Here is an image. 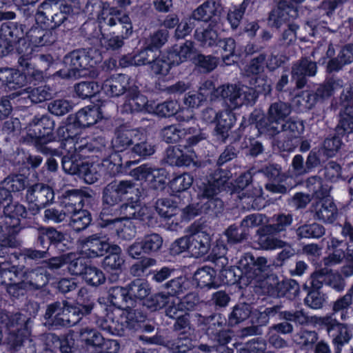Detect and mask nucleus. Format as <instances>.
I'll return each mask as SVG.
<instances>
[{
  "mask_svg": "<svg viewBox=\"0 0 353 353\" xmlns=\"http://www.w3.org/2000/svg\"><path fill=\"white\" fill-rule=\"evenodd\" d=\"M210 236L203 231H197L190 235V254L195 258L206 254L210 249Z\"/></svg>",
  "mask_w": 353,
  "mask_h": 353,
  "instance_id": "23",
  "label": "nucleus"
},
{
  "mask_svg": "<svg viewBox=\"0 0 353 353\" xmlns=\"http://www.w3.org/2000/svg\"><path fill=\"white\" fill-rule=\"evenodd\" d=\"M318 339L319 334L314 330H301L293 336L294 341L303 348L312 347Z\"/></svg>",
  "mask_w": 353,
  "mask_h": 353,
  "instance_id": "53",
  "label": "nucleus"
},
{
  "mask_svg": "<svg viewBox=\"0 0 353 353\" xmlns=\"http://www.w3.org/2000/svg\"><path fill=\"white\" fill-rule=\"evenodd\" d=\"M64 63L69 65L68 69H61L54 74L62 79L77 78L81 77V71L86 69L88 65V59L86 52L75 50L64 57Z\"/></svg>",
  "mask_w": 353,
  "mask_h": 353,
  "instance_id": "8",
  "label": "nucleus"
},
{
  "mask_svg": "<svg viewBox=\"0 0 353 353\" xmlns=\"http://www.w3.org/2000/svg\"><path fill=\"white\" fill-rule=\"evenodd\" d=\"M145 320V316L142 312L126 307L123 310H115L108 313L105 318H100L96 323L103 330L123 336L126 329L139 330Z\"/></svg>",
  "mask_w": 353,
  "mask_h": 353,
  "instance_id": "1",
  "label": "nucleus"
},
{
  "mask_svg": "<svg viewBox=\"0 0 353 353\" xmlns=\"http://www.w3.org/2000/svg\"><path fill=\"white\" fill-rule=\"evenodd\" d=\"M68 306L66 301H56L48 305L45 318L54 325L58 323V319L61 318V314L65 311Z\"/></svg>",
  "mask_w": 353,
  "mask_h": 353,
  "instance_id": "52",
  "label": "nucleus"
},
{
  "mask_svg": "<svg viewBox=\"0 0 353 353\" xmlns=\"http://www.w3.org/2000/svg\"><path fill=\"white\" fill-rule=\"evenodd\" d=\"M291 105L283 101L272 103L268 110L267 118H262L256 124L261 134L278 132L277 126L290 114Z\"/></svg>",
  "mask_w": 353,
  "mask_h": 353,
  "instance_id": "5",
  "label": "nucleus"
},
{
  "mask_svg": "<svg viewBox=\"0 0 353 353\" xmlns=\"http://www.w3.org/2000/svg\"><path fill=\"white\" fill-rule=\"evenodd\" d=\"M317 66L315 62L302 59L292 68V77L296 81V88H303L307 83L306 77H313L316 73Z\"/></svg>",
  "mask_w": 353,
  "mask_h": 353,
  "instance_id": "16",
  "label": "nucleus"
},
{
  "mask_svg": "<svg viewBox=\"0 0 353 353\" xmlns=\"http://www.w3.org/2000/svg\"><path fill=\"white\" fill-rule=\"evenodd\" d=\"M229 172L223 169L214 170L206 181L197 185V195L200 199H210L219 197V194L225 189V184L230 179Z\"/></svg>",
  "mask_w": 353,
  "mask_h": 353,
  "instance_id": "7",
  "label": "nucleus"
},
{
  "mask_svg": "<svg viewBox=\"0 0 353 353\" xmlns=\"http://www.w3.org/2000/svg\"><path fill=\"white\" fill-rule=\"evenodd\" d=\"M156 264L157 260L155 259L148 256L141 257L140 261H137L130 267V274L134 277H141L148 269L156 265Z\"/></svg>",
  "mask_w": 353,
  "mask_h": 353,
  "instance_id": "57",
  "label": "nucleus"
},
{
  "mask_svg": "<svg viewBox=\"0 0 353 353\" xmlns=\"http://www.w3.org/2000/svg\"><path fill=\"white\" fill-rule=\"evenodd\" d=\"M22 285L28 290H38L45 286L49 281L47 271L42 268L26 271L23 274Z\"/></svg>",
  "mask_w": 353,
  "mask_h": 353,
  "instance_id": "24",
  "label": "nucleus"
},
{
  "mask_svg": "<svg viewBox=\"0 0 353 353\" xmlns=\"http://www.w3.org/2000/svg\"><path fill=\"white\" fill-rule=\"evenodd\" d=\"M155 209L163 218L170 219L177 213V205L169 198L159 199L156 201Z\"/></svg>",
  "mask_w": 353,
  "mask_h": 353,
  "instance_id": "48",
  "label": "nucleus"
},
{
  "mask_svg": "<svg viewBox=\"0 0 353 353\" xmlns=\"http://www.w3.org/2000/svg\"><path fill=\"white\" fill-rule=\"evenodd\" d=\"M105 212H102L100 215V220H99L98 225L101 227H105L109 225L114 224L116 229L117 235L119 238L123 240H130L133 239L137 234L135 226L130 221L122 223L121 219H108Z\"/></svg>",
  "mask_w": 353,
  "mask_h": 353,
  "instance_id": "19",
  "label": "nucleus"
},
{
  "mask_svg": "<svg viewBox=\"0 0 353 353\" xmlns=\"http://www.w3.org/2000/svg\"><path fill=\"white\" fill-rule=\"evenodd\" d=\"M26 91L28 94V97L34 103H39L50 100L54 94V91L47 85L35 88L30 87L26 88Z\"/></svg>",
  "mask_w": 353,
  "mask_h": 353,
  "instance_id": "41",
  "label": "nucleus"
},
{
  "mask_svg": "<svg viewBox=\"0 0 353 353\" xmlns=\"http://www.w3.org/2000/svg\"><path fill=\"white\" fill-rule=\"evenodd\" d=\"M1 322L9 330L8 343L12 335L23 336L28 331L26 324L28 319L19 312L2 313L0 316Z\"/></svg>",
  "mask_w": 353,
  "mask_h": 353,
  "instance_id": "18",
  "label": "nucleus"
},
{
  "mask_svg": "<svg viewBox=\"0 0 353 353\" xmlns=\"http://www.w3.org/2000/svg\"><path fill=\"white\" fill-rule=\"evenodd\" d=\"M3 213L6 216V223L15 228L20 224L21 219H26L28 211L25 205L12 200L4 205Z\"/></svg>",
  "mask_w": 353,
  "mask_h": 353,
  "instance_id": "26",
  "label": "nucleus"
},
{
  "mask_svg": "<svg viewBox=\"0 0 353 353\" xmlns=\"http://www.w3.org/2000/svg\"><path fill=\"white\" fill-rule=\"evenodd\" d=\"M338 210L331 201H319L314 205V219L323 223H332L337 217Z\"/></svg>",
  "mask_w": 353,
  "mask_h": 353,
  "instance_id": "27",
  "label": "nucleus"
},
{
  "mask_svg": "<svg viewBox=\"0 0 353 353\" xmlns=\"http://www.w3.org/2000/svg\"><path fill=\"white\" fill-rule=\"evenodd\" d=\"M14 353H37L38 344L35 340L23 336L12 335L8 343Z\"/></svg>",
  "mask_w": 353,
  "mask_h": 353,
  "instance_id": "32",
  "label": "nucleus"
},
{
  "mask_svg": "<svg viewBox=\"0 0 353 353\" xmlns=\"http://www.w3.org/2000/svg\"><path fill=\"white\" fill-rule=\"evenodd\" d=\"M227 249L224 245H217L212 249L211 254L208 256L209 261L214 264L213 268L219 273L226 268L228 263V259L225 256Z\"/></svg>",
  "mask_w": 353,
  "mask_h": 353,
  "instance_id": "42",
  "label": "nucleus"
},
{
  "mask_svg": "<svg viewBox=\"0 0 353 353\" xmlns=\"http://www.w3.org/2000/svg\"><path fill=\"white\" fill-rule=\"evenodd\" d=\"M317 101L316 96L310 91H303L297 94L294 99L295 106L300 111L312 109Z\"/></svg>",
  "mask_w": 353,
  "mask_h": 353,
  "instance_id": "55",
  "label": "nucleus"
},
{
  "mask_svg": "<svg viewBox=\"0 0 353 353\" xmlns=\"http://www.w3.org/2000/svg\"><path fill=\"white\" fill-rule=\"evenodd\" d=\"M148 103L147 98L140 94L137 88L129 89L127 94V99L123 106L125 111L141 112L145 109Z\"/></svg>",
  "mask_w": 353,
  "mask_h": 353,
  "instance_id": "35",
  "label": "nucleus"
},
{
  "mask_svg": "<svg viewBox=\"0 0 353 353\" xmlns=\"http://www.w3.org/2000/svg\"><path fill=\"white\" fill-rule=\"evenodd\" d=\"M88 240L87 238L79 240V245L81 246V250L80 252L82 256L78 258L70 260L68 265V270L73 275L77 276H86L87 270L88 269V256L83 249L85 248Z\"/></svg>",
  "mask_w": 353,
  "mask_h": 353,
  "instance_id": "31",
  "label": "nucleus"
},
{
  "mask_svg": "<svg viewBox=\"0 0 353 353\" xmlns=\"http://www.w3.org/2000/svg\"><path fill=\"white\" fill-rule=\"evenodd\" d=\"M189 288V283L185 277L179 276L170 280L163 285V288L167 290L166 294L171 296L178 297L184 294Z\"/></svg>",
  "mask_w": 353,
  "mask_h": 353,
  "instance_id": "43",
  "label": "nucleus"
},
{
  "mask_svg": "<svg viewBox=\"0 0 353 353\" xmlns=\"http://www.w3.org/2000/svg\"><path fill=\"white\" fill-rule=\"evenodd\" d=\"M63 171L70 174H77L88 183L86 176L88 174V161L83 158H79L74 154L72 156H64L61 160Z\"/></svg>",
  "mask_w": 353,
  "mask_h": 353,
  "instance_id": "21",
  "label": "nucleus"
},
{
  "mask_svg": "<svg viewBox=\"0 0 353 353\" xmlns=\"http://www.w3.org/2000/svg\"><path fill=\"white\" fill-rule=\"evenodd\" d=\"M278 132H269L268 136L274 138V144L283 151H292L297 145V139L304 131L301 121L292 119L284 121L277 126Z\"/></svg>",
  "mask_w": 353,
  "mask_h": 353,
  "instance_id": "3",
  "label": "nucleus"
},
{
  "mask_svg": "<svg viewBox=\"0 0 353 353\" xmlns=\"http://www.w3.org/2000/svg\"><path fill=\"white\" fill-rule=\"evenodd\" d=\"M263 310L269 321L270 318L279 315L281 320L294 321L296 325H307L310 323V316L303 309L288 310H284L282 304H276L267 307Z\"/></svg>",
  "mask_w": 353,
  "mask_h": 353,
  "instance_id": "10",
  "label": "nucleus"
},
{
  "mask_svg": "<svg viewBox=\"0 0 353 353\" xmlns=\"http://www.w3.org/2000/svg\"><path fill=\"white\" fill-rule=\"evenodd\" d=\"M257 234L259 235L258 243L265 250H274L285 247L286 242L274 237L277 234L270 229L267 225L260 228Z\"/></svg>",
  "mask_w": 353,
  "mask_h": 353,
  "instance_id": "28",
  "label": "nucleus"
},
{
  "mask_svg": "<svg viewBox=\"0 0 353 353\" xmlns=\"http://www.w3.org/2000/svg\"><path fill=\"white\" fill-rule=\"evenodd\" d=\"M343 106L339 114L336 130L339 134L345 135L353 132V94L344 96Z\"/></svg>",
  "mask_w": 353,
  "mask_h": 353,
  "instance_id": "13",
  "label": "nucleus"
},
{
  "mask_svg": "<svg viewBox=\"0 0 353 353\" xmlns=\"http://www.w3.org/2000/svg\"><path fill=\"white\" fill-rule=\"evenodd\" d=\"M141 137L142 133L137 129H117L114 138L112 141V148L115 152H123L136 142L141 141Z\"/></svg>",
  "mask_w": 353,
  "mask_h": 353,
  "instance_id": "15",
  "label": "nucleus"
},
{
  "mask_svg": "<svg viewBox=\"0 0 353 353\" xmlns=\"http://www.w3.org/2000/svg\"><path fill=\"white\" fill-rule=\"evenodd\" d=\"M290 0H280L276 8L273 10L269 16V21L272 26L280 28L283 24L288 26L299 16L297 7L288 4Z\"/></svg>",
  "mask_w": 353,
  "mask_h": 353,
  "instance_id": "11",
  "label": "nucleus"
},
{
  "mask_svg": "<svg viewBox=\"0 0 353 353\" xmlns=\"http://www.w3.org/2000/svg\"><path fill=\"white\" fill-rule=\"evenodd\" d=\"M273 223L267 225L270 229H272L276 234L284 232L287 230V228L290 226L293 221V217L291 214H275L272 217Z\"/></svg>",
  "mask_w": 353,
  "mask_h": 353,
  "instance_id": "59",
  "label": "nucleus"
},
{
  "mask_svg": "<svg viewBox=\"0 0 353 353\" xmlns=\"http://www.w3.org/2000/svg\"><path fill=\"white\" fill-rule=\"evenodd\" d=\"M224 210V203L220 197L207 199L200 205V212L211 217H217Z\"/></svg>",
  "mask_w": 353,
  "mask_h": 353,
  "instance_id": "51",
  "label": "nucleus"
},
{
  "mask_svg": "<svg viewBox=\"0 0 353 353\" xmlns=\"http://www.w3.org/2000/svg\"><path fill=\"white\" fill-rule=\"evenodd\" d=\"M54 125V120L49 115H37L26 126L27 137L32 142H50L55 139L52 132Z\"/></svg>",
  "mask_w": 353,
  "mask_h": 353,
  "instance_id": "6",
  "label": "nucleus"
},
{
  "mask_svg": "<svg viewBox=\"0 0 353 353\" xmlns=\"http://www.w3.org/2000/svg\"><path fill=\"white\" fill-rule=\"evenodd\" d=\"M92 334L91 339H90V348L92 347V350L99 349L114 348V351L119 349V343L114 340L105 341L103 336L97 332L90 330V334Z\"/></svg>",
  "mask_w": 353,
  "mask_h": 353,
  "instance_id": "54",
  "label": "nucleus"
},
{
  "mask_svg": "<svg viewBox=\"0 0 353 353\" xmlns=\"http://www.w3.org/2000/svg\"><path fill=\"white\" fill-rule=\"evenodd\" d=\"M55 37L54 32L50 30L34 27L27 32L25 39L28 44H53L55 42Z\"/></svg>",
  "mask_w": 353,
  "mask_h": 353,
  "instance_id": "33",
  "label": "nucleus"
},
{
  "mask_svg": "<svg viewBox=\"0 0 353 353\" xmlns=\"http://www.w3.org/2000/svg\"><path fill=\"white\" fill-rule=\"evenodd\" d=\"M173 332L178 336L190 335L193 329L190 323V315L189 313H185L179 315L176 319L172 326Z\"/></svg>",
  "mask_w": 353,
  "mask_h": 353,
  "instance_id": "62",
  "label": "nucleus"
},
{
  "mask_svg": "<svg viewBox=\"0 0 353 353\" xmlns=\"http://www.w3.org/2000/svg\"><path fill=\"white\" fill-rule=\"evenodd\" d=\"M306 188L310 192H312V196L322 199L328 196L330 188L324 184L323 179L319 176H312L306 180Z\"/></svg>",
  "mask_w": 353,
  "mask_h": 353,
  "instance_id": "38",
  "label": "nucleus"
},
{
  "mask_svg": "<svg viewBox=\"0 0 353 353\" xmlns=\"http://www.w3.org/2000/svg\"><path fill=\"white\" fill-rule=\"evenodd\" d=\"M54 2V0H45L39 5L34 16L37 23L43 26L45 29H52V14L58 11V6Z\"/></svg>",
  "mask_w": 353,
  "mask_h": 353,
  "instance_id": "30",
  "label": "nucleus"
},
{
  "mask_svg": "<svg viewBox=\"0 0 353 353\" xmlns=\"http://www.w3.org/2000/svg\"><path fill=\"white\" fill-rule=\"evenodd\" d=\"M223 49L225 52L222 55L223 60L227 64L237 62L239 59L245 57L254 51L253 46H223Z\"/></svg>",
  "mask_w": 353,
  "mask_h": 353,
  "instance_id": "34",
  "label": "nucleus"
},
{
  "mask_svg": "<svg viewBox=\"0 0 353 353\" xmlns=\"http://www.w3.org/2000/svg\"><path fill=\"white\" fill-rule=\"evenodd\" d=\"M186 134V129L179 128L175 125L165 126L161 130V136L167 143H176Z\"/></svg>",
  "mask_w": 353,
  "mask_h": 353,
  "instance_id": "64",
  "label": "nucleus"
},
{
  "mask_svg": "<svg viewBox=\"0 0 353 353\" xmlns=\"http://www.w3.org/2000/svg\"><path fill=\"white\" fill-rule=\"evenodd\" d=\"M240 205L245 210H260L263 206L262 189L259 186H252L251 189L237 192Z\"/></svg>",
  "mask_w": 353,
  "mask_h": 353,
  "instance_id": "20",
  "label": "nucleus"
},
{
  "mask_svg": "<svg viewBox=\"0 0 353 353\" xmlns=\"http://www.w3.org/2000/svg\"><path fill=\"white\" fill-rule=\"evenodd\" d=\"M145 248V254H152L159 252L163 245L162 236L157 233L146 234L142 239Z\"/></svg>",
  "mask_w": 353,
  "mask_h": 353,
  "instance_id": "56",
  "label": "nucleus"
},
{
  "mask_svg": "<svg viewBox=\"0 0 353 353\" xmlns=\"http://www.w3.org/2000/svg\"><path fill=\"white\" fill-rule=\"evenodd\" d=\"M252 313V307L248 303H239L236 305L228 317V323L230 325H237L249 318Z\"/></svg>",
  "mask_w": 353,
  "mask_h": 353,
  "instance_id": "47",
  "label": "nucleus"
},
{
  "mask_svg": "<svg viewBox=\"0 0 353 353\" xmlns=\"http://www.w3.org/2000/svg\"><path fill=\"white\" fill-rule=\"evenodd\" d=\"M70 225L76 232L85 230L88 227V212L83 209L72 212Z\"/></svg>",
  "mask_w": 353,
  "mask_h": 353,
  "instance_id": "60",
  "label": "nucleus"
},
{
  "mask_svg": "<svg viewBox=\"0 0 353 353\" xmlns=\"http://www.w3.org/2000/svg\"><path fill=\"white\" fill-rule=\"evenodd\" d=\"M325 233L324 226L317 223L304 224L296 230V234L299 239H320Z\"/></svg>",
  "mask_w": 353,
  "mask_h": 353,
  "instance_id": "37",
  "label": "nucleus"
},
{
  "mask_svg": "<svg viewBox=\"0 0 353 353\" xmlns=\"http://www.w3.org/2000/svg\"><path fill=\"white\" fill-rule=\"evenodd\" d=\"M168 52L170 54V59L175 65H179L181 63L190 60L193 63L198 57V51L194 48V46H173Z\"/></svg>",
  "mask_w": 353,
  "mask_h": 353,
  "instance_id": "29",
  "label": "nucleus"
},
{
  "mask_svg": "<svg viewBox=\"0 0 353 353\" xmlns=\"http://www.w3.org/2000/svg\"><path fill=\"white\" fill-rule=\"evenodd\" d=\"M108 296L110 303L117 307L116 310H123L130 299L128 288L120 286L111 287L108 291Z\"/></svg>",
  "mask_w": 353,
  "mask_h": 353,
  "instance_id": "46",
  "label": "nucleus"
},
{
  "mask_svg": "<svg viewBox=\"0 0 353 353\" xmlns=\"http://www.w3.org/2000/svg\"><path fill=\"white\" fill-rule=\"evenodd\" d=\"M35 244L38 248L48 250L51 244L57 245L65 239V235L52 227L35 228Z\"/></svg>",
  "mask_w": 353,
  "mask_h": 353,
  "instance_id": "17",
  "label": "nucleus"
},
{
  "mask_svg": "<svg viewBox=\"0 0 353 353\" xmlns=\"http://www.w3.org/2000/svg\"><path fill=\"white\" fill-rule=\"evenodd\" d=\"M160 54L159 46H148L133 57H123L120 59L119 64L122 67L151 64Z\"/></svg>",
  "mask_w": 353,
  "mask_h": 353,
  "instance_id": "14",
  "label": "nucleus"
},
{
  "mask_svg": "<svg viewBox=\"0 0 353 353\" xmlns=\"http://www.w3.org/2000/svg\"><path fill=\"white\" fill-rule=\"evenodd\" d=\"M276 292L278 296L294 299L299 294L300 287L295 280L286 279L277 283Z\"/></svg>",
  "mask_w": 353,
  "mask_h": 353,
  "instance_id": "44",
  "label": "nucleus"
},
{
  "mask_svg": "<svg viewBox=\"0 0 353 353\" xmlns=\"http://www.w3.org/2000/svg\"><path fill=\"white\" fill-rule=\"evenodd\" d=\"M110 250V245L105 238L97 235L90 236V258L103 256Z\"/></svg>",
  "mask_w": 353,
  "mask_h": 353,
  "instance_id": "58",
  "label": "nucleus"
},
{
  "mask_svg": "<svg viewBox=\"0 0 353 353\" xmlns=\"http://www.w3.org/2000/svg\"><path fill=\"white\" fill-rule=\"evenodd\" d=\"M151 70L156 75L165 76L167 75L172 65H175L170 59L169 52H167L166 54L161 57L157 56V58L150 64Z\"/></svg>",
  "mask_w": 353,
  "mask_h": 353,
  "instance_id": "49",
  "label": "nucleus"
},
{
  "mask_svg": "<svg viewBox=\"0 0 353 353\" xmlns=\"http://www.w3.org/2000/svg\"><path fill=\"white\" fill-rule=\"evenodd\" d=\"M216 96H220L230 109L254 103L257 95L253 88L237 84H227L216 89Z\"/></svg>",
  "mask_w": 353,
  "mask_h": 353,
  "instance_id": "2",
  "label": "nucleus"
},
{
  "mask_svg": "<svg viewBox=\"0 0 353 353\" xmlns=\"http://www.w3.org/2000/svg\"><path fill=\"white\" fill-rule=\"evenodd\" d=\"M128 291L130 298L134 297L142 299L150 294V288L145 280L137 279L128 285Z\"/></svg>",
  "mask_w": 353,
  "mask_h": 353,
  "instance_id": "50",
  "label": "nucleus"
},
{
  "mask_svg": "<svg viewBox=\"0 0 353 353\" xmlns=\"http://www.w3.org/2000/svg\"><path fill=\"white\" fill-rule=\"evenodd\" d=\"M28 179L23 174H10L0 183L3 188L11 192H19L24 190L28 186Z\"/></svg>",
  "mask_w": 353,
  "mask_h": 353,
  "instance_id": "39",
  "label": "nucleus"
},
{
  "mask_svg": "<svg viewBox=\"0 0 353 353\" xmlns=\"http://www.w3.org/2000/svg\"><path fill=\"white\" fill-rule=\"evenodd\" d=\"M216 270L212 267L205 266L196 271L194 280L201 288H216L218 285L214 281Z\"/></svg>",
  "mask_w": 353,
  "mask_h": 353,
  "instance_id": "36",
  "label": "nucleus"
},
{
  "mask_svg": "<svg viewBox=\"0 0 353 353\" xmlns=\"http://www.w3.org/2000/svg\"><path fill=\"white\" fill-rule=\"evenodd\" d=\"M84 313L79 307L68 304L65 311L58 319V323L56 326L71 327L76 325L82 319Z\"/></svg>",
  "mask_w": 353,
  "mask_h": 353,
  "instance_id": "40",
  "label": "nucleus"
},
{
  "mask_svg": "<svg viewBox=\"0 0 353 353\" xmlns=\"http://www.w3.org/2000/svg\"><path fill=\"white\" fill-rule=\"evenodd\" d=\"M221 11L219 0H207L192 12L190 19L210 22V26H212L218 22Z\"/></svg>",
  "mask_w": 353,
  "mask_h": 353,
  "instance_id": "12",
  "label": "nucleus"
},
{
  "mask_svg": "<svg viewBox=\"0 0 353 353\" xmlns=\"http://www.w3.org/2000/svg\"><path fill=\"white\" fill-rule=\"evenodd\" d=\"M163 172L161 169H154L147 164L141 165L130 171V175L137 180H150L156 178Z\"/></svg>",
  "mask_w": 353,
  "mask_h": 353,
  "instance_id": "61",
  "label": "nucleus"
},
{
  "mask_svg": "<svg viewBox=\"0 0 353 353\" xmlns=\"http://www.w3.org/2000/svg\"><path fill=\"white\" fill-rule=\"evenodd\" d=\"M54 196V193L51 187L43 183H36L27 190L26 199L29 203L34 204L32 208V214L34 215L39 211L50 203ZM31 210V209H30Z\"/></svg>",
  "mask_w": 353,
  "mask_h": 353,
  "instance_id": "9",
  "label": "nucleus"
},
{
  "mask_svg": "<svg viewBox=\"0 0 353 353\" xmlns=\"http://www.w3.org/2000/svg\"><path fill=\"white\" fill-rule=\"evenodd\" d=\"M343 87V81L339 79H327L323 84L320 85L314 92L317 101L330 97L335 90Z\"/></svg>",
  "mask_w": 353,
  "mask_h": 353,
  "instance_id": "45",
  "label": "nucleus"
},
{
  "mask_svg": "<svg viewBox=\"0 0 353 353\" xmlns=\"http://www.w3.org/2000/svg\"><path fill=\"white\" fill-rule=\"evenodd\" d=\"M26 77L19 70L12 68H0V86L14 90L25 85Z\"/></svg>",
  "mask_w": 353,
  "mask_h": 353,
  "instance_id": "22",
  "label": "nucleus"
},
{
  "mask_svg": "<svg viewBox=\"0 0 353 353\" xmlns=\"http://www.w3.org/2000/svg\"><path fill=\"white\" fill-rule=\"evenodd\" d=\"M316 323L325 328L328 335L332 338V343L336 352L341 353L342 347L348 343L352 338L348 325L340 322L332 314L319 317Z\"/></svg>",
  "mask_w": 353,
  "mask_h": 353,
  "instance_id": "4",
  "label": "nucleus"
},
{
  "mask_svg": "<svg viewBox=\"0 0 353 353\" xmlns=\"http://www.w3.org/2000/svg\"><path fill=\"white\" fill-rule=\"evenodd\" d=\"M228 242L230 243H239L248 239L249 232L248 230L243 228L241 225L237 226L232 225L225 231Z\"/></svg>",
  "mask_w": 353,
  "mask_h": 353,
  "instance_id": "63",
  "label": "nucleus"
},
{
  "mask_svg": "<svg viewBox=\"0 0 353 353\" xmlns=\"http://www.w3.org/2000/svg\"><path fill=\"white\" fill-rule=\"evenodd\" d=\"M128 77L125 74L112 76L104 81L103 90L109 97H119L128 90Z\"/></svg>",
  "mask_w": 353,
  "mask_h": 353,
  "instance_id": "25",
  "label": "nucleus"
}]
</instances>
